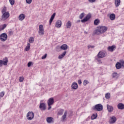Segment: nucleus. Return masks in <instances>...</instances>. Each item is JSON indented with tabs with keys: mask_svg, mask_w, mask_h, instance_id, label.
<instances>
[{
	"mask_svg": "<svg viewBox=\"0 0 124 124\" xmlns=\"http://www.w3.org/2000/svg\"><path fill=\"white\" fill-rule=\"evenodd\" d=\"M55 16H56V13H53V15L51 16L49 19V25H51L52 22H53V20L55 19Z\"/></svg>",
	"mask_w": 124,
	"mask_h": 124,
	"instance_id": "18",
	"label": "nucleus"
},
{
	"mask_svg": "<svg viewBox=\"0 0 124 124\" xmlns=\"http://www.w3.org/2000/svg\"><path fill=\"white\" fill-rule=\"evenodd\" d=\"M4 95V92H2L0 93V97H3Z\"/></svg>",
	"mask_w": 124,
	"mask_h": 124,
	"instance_id": "41",
	"label": "nucleus"
},
{
	"mask_svg": "<svg viewBox=\"0 0 124 124\" xmlns=\"http://www.w3.org/2000/svg\"><path fill=\"white\" fill-rule=\"evenodd\" d=\"M19 81L21 82H23L24 81V78H19Z\"/></svg>",
	"mask_w": 124,
	"mask_h": 124,
	"instance_id": "44",
	"label": "nucleus"
},
{
	"mask_svg": "<svg viewBox=\"0 0 124 124\" xmlns=\"http://www.w3.org/2000/svg\"><path fill=\"white\" fill-rule=\"evenodd\" d=\"M72 88L74 90H77L78 89V84L76 82H74L72 84Z\"/></svg>",
	"mask_w": 124,
	"mask_h": 124,
	"instance_id": "19",
	"label": "nucleus"
},
{
	"mask_svg": "<svg viewBox=\"0 0 124 124\" xmlns=\"http://www.w3.org/2000/svg\"><path fill=\"white\" fill-rule=\"evenodd\" d=\"M19 20H20V21H23V20H24V19H25V15L24 14H21L19 16Z\"/></svg>",
	"mask_w": 124,
	"mask_h": 124,
	"instance_id": "26",
	"label": "nucleus"
},
{
	"mask_svg": "<svg viewBox=\"0 0 124 124\" xmlns=\"http://www.w3.org/2000/svg\"><path fill=\"white\" fill-rule=\"evenodd\" d=\"M66 115H67V111L66 110L64 112V114L62 117L63 121H64V120H65V119L66 118Z\"/></svg>",
	"mask_w": 124,
	"mask_h": 124,
	"instance_id": "27",
	"label": "nucleus"
},
{
	"mask_svg": "<svg viewBox=\"0 0 124 124\" xmlns=\"http://www.w3.org/2000/svg\"><path fill=\"white\" fill-rule=\"evenodd\" d=\"M52 108V107L51 106H48V110H50Z\"/></svg>",
	"mask_w": 124,
	"mask_h": 124,
	"instance_id": "51",
	"label": "nucleus"
},
{
	"mask_svg": "<svg viewBox=\"0 0 124 124\" xmlns=\"http://www.w3.org/2000/svg\"><path fill=\"white\" fill-rule=\"evenodd\" d=\"M88 49H90V48H94V46H92V45H89L88 46Z\"/></svg>",
	"mask_w": 124,
	"mask_h": 124,
	"instance_id": "45",
	"label": "nucleus"
},
{
	"mask_svg": "<svg viewBox=\"0 0 124 124\" xmlns=\"http://www.w3.org/2000/svg\"><path fill=\"white\" fill-rule=\"evenodd\" d=\"M30 47H31V44L28 43L27 44V46H26L25 48V51H29Z\"/></svg>",
	"mask_w": 124,
	"mask_h": 124,
	"instance_id": "29",
	"label": "nucleus"
},
{
	"mask_svg": "<svg viewBox=\"0 0 124 124\" xmlns=\"http://www.w3.org/2000/svg\"><path fill=\"white\" fill-rule=\"evenodd\" d=\"M9 34H10V35H12L13 34V31H9Z\"/></svg>",
	"mask_w": 124,
	"mask_h": 124,
	"instance_id": "49",
	"label": "nucleus"
},
{
	"mask_svg": "<svg viewBox=\"0 0 124 124\" xmlns=\"http://www.w3.org/2000/svg\"><path fill=\"white\" fill-rule=\"evenodd\" d=\"M124 65V61H123L122 63H121L120 62H117L115 65V66L117 69H120V68L122 67V65Z\"/></svg>",
	"mask_w": 124,
	"mask_h": 124,
	"instance_id": "11",
	"label": "nucleus"
},
{
	"mask_svg": "<svg viewBox=\"0 0 124 124\" xmlns=\"http://www.w3.org/2000/svg\"><path fill=\"white\" fill-rule=\"evenodd\" d=\"M7 25L5 24H3L2 26V28H0V30L1 31H3V30H4L5 29V28H6V26Z\"/></svg>",
	"mask_w": 124,
	"mask_h": 124,
	"instance_id": "36",
	"label": "nucleus"
},
{
	"mask_svg": "<svg viewBox=\"0 0 124 124\" xmlns=\"http://www.w3.org/2000/svg\"><path fill=\"white\" fill-rule=\"evenodd\" d=\"M99 20L98 19H96L94 21V25H95V26H97V25H98V24H99Z\"/></svg>",
	"mask_w": 124,
	"mask_h": 124,
	"instance_id": "30",
	"label": "nucleus"
},
{
	"mask_svg": "<svg viewBox=\"0 0 124 124\" xmlns=\"http://www.w3.org/2000/svg\"><path fill=\"white\" fill-rule=\"evenodd\" d=\"M117 108L120 110H124V104L120 103L117 105Z\"/></svg>",
	"mask_w": 124,
	"mask_h": 124,
	"instance_id": "16",
	"label": "nucleus"
},
{
	"mask_svg": "<svg viewBox=\"0 0 124 124\" xmlns=\"http://www.w3.org/2000/svg\"><path fill=\"white\" fill-rule=\"evenodd\" d=\"M103 109V106L101 104L96 105L94 108H93V110H96V111H101Z\"/></svg>",
	"mask_w": 124,
	"mask_h": 124,
	"instance_id": "5",
	"label": "nucleus"
},
{
	"mask_svg": "<svg viewBox=\"0 0 124 124\" xmlns=\"http://www.w3.org/2000/svg\"><path fill=\"white\" fill-rule=\"evenodd\" d=\"M66 55V51H64L62 54H61L59 56L58 59L59 60H61V59H62L64 56Z\"/></svg>",
	"mask_w": 124,
	"mask_h": 124,
	"instance_id": "21",
	"label": "nucleus"
},
{
	"mask_svg": "<svg viewBox=\"0 0 124 124\" xmlns=\"http://www.w3.org/2000/svg\"><path fill=\"white\" fill-rule=\"evenodd\" d=\"M117 76H118V74H117V73H113L112 74L113 78H116Z\"/></svg>",
	"mask_w": 124,
	"mask_h": 124,
	"instance_id": "39",
	"label": "nucleus"
},
{
	"mask_svg": "<svg viewBox=\"0 0 124 124\" xmlns=\"http://www.w3.org/2000/svg\"><path fill=\"white\" fill-rule=\"evenodd\" d=\"M120 4H121V0H115V5L116 7H118Z\"/></svg>",
	"mask_w": 124,
	"mask_h": 124,
	"instance_id": "25",
	"label": "nucleus"
},
{
	"mask_svg": "<svg viewBox=\"0 0 124 124\" xmlns=\"http://www.w3.org/2000/svg\"><path fill=\"white\" fill-rule=\"evenodd\" d=\"M97 118V114H93L91 116V120H95Z\"/></svg>",
	"mask_w": 124,
	"mask_h": 124,
	"instance_id": "28",
	"label": "nucleus"
},
{
	"mask_svg": "<svg viewBox=\"0 0 124 124\" xmlns=\"http://www.w3.org/2000/svg\"><path fill=\"white\" fill-rule=\"evenodd\" d=\"M78 84L79 85H81V84H82V81H81V79H79L78 81Z\"/></svg>",
	"mask_w": 124,
	"mask_h": 124,
	"instance_id": "47",
	"label": "nucleus"
},
{
	"mask_svg": "<svg viewBox=\"0 0 124 124\" xmlns=\"http://www.w3.org/2000/svg\"><path fill=\"white\" fill-rule=\"evenodd\" d=\"M100 58H97L96 59V60L97 61V62H99V63H101V61L100 60Z\"/></svg>",
	"mask_w": 124,
	"mask_h": 124,
	"instance_id": "46",
	"label": "nucleus"
},
{
	"mask_svg": "<svg viewBox=\"0 0 124 124\" xmlns=\"http://www.w3.org/2000/svg\"><path fill=\"white\" fill-rule=\"evenodd\" d=\"M63 109H60L59 111H58V114L60 115V116L62 115L63 114Z\"/></svg>",
	"mask_w": 124,
	"mask_h": 124,
	"instance_id": "34",
	"label": "nucleus"
},
{
	"mask_svg": "<svg viewBox=\"0 0 124 124\" xmlns=\"http://www.w3.org/2000/svg\"><path fill=\"white\" fill-rule=\"evenodd\" d=\"M39 35H44V28H43V25H40L39 26Z\"/></svg>",
	"mask_w": 124,
	"mask_h": 124,
	"instance_id": "6",
	"label": "nucleus"
},
{
	"mask_svg": "<svg viewBox=\"0 0 124 124\" xmlns=\"http://www.w3.org/2000/svg\"><path fill=\"white\" fill-rule=\"evenodd\" d=\"M115 18H116V15H115L114 14H110V15L109 16V19L110 20H111V21H113L115 20Z\"/></svg>",
	"mask_w": 124,
	"mask_h": 124,
	"instance_id": "23",
	"label": "nucleus"
},
{
	"mask_svg": "<svg viewBox=\"0 0 124 124\" xmlns=\"http://www.w3.org/2000/svg\"><path fill=\"white\" fill-rule=\"evenodd\" d=\"M7 34L5 33H3L0 35V39L1 41H6V40H7Z\"/></svg>",
	"mask_w": 124,
	"mask_h": 124,
	"instance_id": "4",
	"label": "nucleus"
},
{
	"mask_svg": "<svg viewBox=\"0 0 124 124\" xmlns=\"http://www.w3.org/2000/svg\"><path fill=\"white\" fill-rule=\"evenodd\" d=\"M72 25V24L71 23V22H70V21H68L66 24V28L70 29V28H71Z\"/></svg>",
	"mask_w": 124,
	"mask_h": 124,
	"instance_id": "24",
	"label": "nucleus"
},
{
	"mask_svg": "<svg viewBox=\"0 0 124 124\" xmlns=\"http://www.w3.org/2000/svg\"><path fill=\"white\" fill-rule=\"evenodd\" d=\"M26 1L27 3H28V4H31L32 1V0H26Z\"/></svg>",
	"mask_w": 124,
	"mask_h": 124,
	"instance_id": "40",
	"label": "nucleus"
},
{
	"mask_svg": "<svg viewBox=\"0 0 124 124\" xmlns=\"http://www.w3.org/2000/svg\"><path fill=\"white\" fill-rule=\"evenodd\" d=\"M26 117L28 121H31L34 118V113L32 111H29L27 113Z\"/></svg>",
	"mask_w": 124,
	"mask_h": 124,
	"instance_id": "2",
	"label": "nucleus"
},
{
	"mask_svg": "<svg viewBox=\"0 0 124 124\" xmlns=\"http://www.w3.org/2000/svg\"><path fill=\"white\" fill-rule=\"evenodd\" d=\"M53 117H49L46 118V122L48 123V124H51V123H54L53 121Z\"/></svg>",
	"mask_w": 124,
	"mask_h": 124,
	"instance_id": "20",
	"label": "nucleus"
},
{
	"mask_svg": "<svg viewBox=\"0 0 124 124\" xmlns=\"http://www.w3.org/2000/svg\"><path fill=\"white\" fill-rule=\"evenodd\" d=\"M46 58H47V54H45L44 56L42 57V60H44Z\"/></svg>",
	"mask_w": 124,
	"mask_h": 124,
	"instance_id": "43",
	"label": "nucleus"
},
{
	"mask_svg": "<svg viewBox=\"0 0 124 124\" xmlns=\"http://www.w3.org/2000/svg\"><path fill=\"white\" fill-rule=\"evenodd\" d=\"M34 41V38H33V37H31L29 39L30 43H33Z\"/></svg>",
	"mask_w": 124,
	"mask_h": 124,
	"instance_id": "33",
	"label": "nucleus"
},
{
	"mask_svg": "<svg viewBox=\"0 0 124 124\" xmlns=\"http://www.w3.org/2000/svg\"><path fill=\"white\" fill-rule=\"evenodd\" d=\"M85 32V33H88V32Z\"/></svg>",
	"mask_w": 124,
	"mask_h": 124,
	"instance_id": "52",
	"label": "nucleus"
},
{
	"mask_svg": "<svg viewBox=\"0 0 124 124\" xmlns=\"http://www.w3.org/2000/svg\"><path fill=\"white\" fill-rule=\"evenodd\" d=\"M106 55H107L106 52L100 51L97 55V57L100 58V59H102V58H105V57H106Z\"/></svg>",
	"mask_w": 124,
	"mask_h": 124,
	"instance_id": "7",
	"label": "nucleus"
},
{
	"mask_svg": "<svg viewBox=\"0 0 124 124\" xmlns=\"http://www.w3.org/2000/svg\"><path fill=\"white\" fill-rule=\"evenodd\" d=\"M116 48V46L113 45L112 46H108V51H109V52H114Z\"/></svg>",
	"mask_w": 124,
	"mask_h": 124,
	"instance_id": "12",
	"label": "nucleus"
},
{
	"mask_svg": "<svg viewBox=\"0 0 124 124\" xmlns=\"http://www.w3.org/2000/svg\"><path fill=\"white\" fill-rule=\"evenodd\" d=\"M88 84H89V81L88 80H84V82H83L84 86H87V85H88Z\"/></svg>",
	"mask_w": 124,
	"mask_h": 124,
	"instance_id": "38",
	"label": "nucleus"
},
{
	"mask_svg": "<svg viewBox=\"0 0 124 124\" xmlns=\"http://www.w3.org/2000/svg\"><path fill=\"white\" fill-rule=\"evenodd\" d=\"M117 121V118L115 116H112L110 118V124H114V123H116V121Z\"/></svg>",
	"mask_w": 124,
	"mask_h": 124,
	"instance_id": "17",
	"label": "nucleus"
},
{
	"mask_svg": "<svg viewBox=\"0 0 124 124\" xmlns=\"http://www.w3.org/2000/svg\"><path fill=\"white\" fill-rule=\"evenodd\" d=\"M31 63H32V62H29L28 63V67H31Z\"/></svg>",
	"mask_w": 124,
	"mask_h": 124,
	"instance_id": "42",
	"label": "nucleus"
},
{
	"mask_svg": "<svg viewBox=\"0 0 124 124\" xmlns=\"http://www.w3.org/2000/svg\"><path fill=\"white\" fill-rule=\"evenodd\" d=\"M110 96H111L110 93H107L105 95V97L107 99H109V98H110Z\"/></svg>",
	"mask_w": 124,
	"mask_h": 124,
	"instance_id": "31",
	"label": "nucleus"
},
{
	"mask_svg": "<svg viewBox=\"0 0 124 124\" xmlns=\"http://www.w3.org/2000/svg\"><path fill=\"white\" fill-rule=\"evenodd\" d=\"M2 15L1 16V21H5V20H7V19H8L9 18V16H10V15L9 14V13H4L3 14H2Z\"/></svg>",
	"mask_w": 124,
	"mask_h": 124,
	"instance_id": "3",
	"label": "nucleus"
},
{
	"mask_svg": "<svg viewBox=\"0 0 124 124\" xmlns=\"http://www.w3.org/2000/svg\"><path fill=\"white\" fill-rule=\"evenodd\" d=\"M60 49H62V50H64V51H65L68 49V46L66 44H63L60 46Z\"/></svg>",
	"mask_w": 124,
	"mask_h": 124,
	"instance_id": "15",
	"label": "nucleus"
},
{
	"mask_svg": "<svg viewBox=\"0 0 124 124\" xmlns=\"http://www.w3.org/2000/svg\"><path fill=\"white\" fill-rule=\"evenodd\" d=\"M39 108L42 111H45V110H46V105L44 103H41L40 104Z\"/></svg>",
	"mask_w": 124,
	"mask_h": 124,
	"instance_id": "8",
	"label": "nucleus"
},
{
	"mask_svg": "<svg viewBox=\"0 0 124 124\" xmlns=\"http://www.w3.org/2000/svg\"><path fill=\"white\" fill-rule=\"evenodd\" d=\"M91 15H88L83 19H82L81 20V22L82 23H85V22H87V21H89L90 19H91Z\"/></svg>",
	"mask_w": 124,
	"mask_h": 124,
	"instance_id": "10",
	"label": "nucleus"
},
{
	"mask_svg": "<svg viewBox=\"0 0 124 124\" xmlns=\"http://www.w3.org/2000/svg\"><path fill=\"white\" fill-rule=\"evenodd\" d=\"M2 64L3 63H2V60H0V67H1V66H2Z\"/></svg>",
	"mask_w": 124,
	"mask_h": 124,
	"instance_id": "48",
	"label": "nucleus"
},
{
	"mask_svg": "<svg viewBox=\"0 0 124 124\" xmlns=\"http://www.w3.org/2000/svg\"><path fill=\"white\" fill-rule=\"evenodd\" d=\"M90 2H94L95 1V0H89Z\"/></svg>",
	"mask_w": 124,
	"mask_h": 124,
	"instance_id": "50",
	"label": "nucleus"
},
{
	"mask_svg": "<svg viewBox=\"0 0 124 124\" xmlns=\"http://www.w3.org/2000/svg\"><path fill=\"white\" fill-rule=\"evenodd\" d=\"M47 104H48V106H51V105H53V104H54V98L53 97L50 98L48 100Z\"/></svg>",
	"mask_w": 124,
	"mask_h": 124,
	"instance_id": "9",
	"label": "nucleus"
},
{
	"mask_svg": "<svg viewBox=\"0 0 124 124\" xmlns=\"http://www.w3.org/2000/svg\"><path fill=\"white\" fill-rule=\"evenodd\" d=\"M55 27L57 28H60L62 27V21L58 20L55 23Z\"/></svg>",
	"mask_w": 124,
	"mask_h": 124,
	"instance_id": "14",
	"label": "nucleus"
},
{
	"mask_svg": "<svg viewBox=\"0 0 124 124\" xmlns=\"http://www.w3.org/2000/svg\"><path fill=\"white\" fill-rule=\"evenodd\" d=\"M7 62H8V59L6 57L3 59L2 63L4 65H7Z\"/></svg>",
	"mask_w": 124,
	"mask_h": 124,
	"instance_id": "22",
	"label": "nucleus"
},
{
	"mask_svg": "<svg viewBox=\"0 0 124 124\" xmlns=\"http://www.w3.org/2000/svg\"><path fill=\"white\" fill-rule=\"evenodd\" d=\"M107 108L109 113H112V112H113V110H114V108L113 107V106H110L109 105H107Z\"/></svg>",
	"mask_w": 124,
	"mask_h": 124,
	"instance_id": "13",
	"label": "nucleus"
},
{
	"mask_svg": "<svg viewBox=\"0 0 124 124\" xmlns=\"http://www.w3.org/2000/svg\"><path fill=\"white\" fill-rule=\"evenodd\" d=\"M85 16V13H82L79 16V19H83V17Z\"/></svg>",
	"mask_w": 124,
	"mask_h": 124,
	"instance_id": "37",
	"label": "nucleus"
},
{
	"mask_svg": "<svg viewBox=\"0 0 124 124\" xmlns=\"http://www.w3.org/2000/svg\"><path fill=\"white\" fill-rule=\"evenodd\" d=\"M9 0L11 5H14V4L15 3V0Z\"/></svg>",
	"mask_w": 124,
	"mask_h": 124,
	"instance_id": "35",
	"label": "nucleus"
},
{
	"mask_svg": "<svg viewBox=\"0 0 124 124\" xmlns=\"http://www.w3.org/2000/svg\"><path fill=\"white\" fill-rule=\"evenodd\" d=\"M107 30H108V28H107V27L100 26L97 27V29L93 31V33H94V34H96L97 35L102 34V33H104V32H105Z\"/></svg>",
	"mask_w": 124,
	"mask_h": 124,
	"instance_id": "1",
	"label": "nucleus"
},
{
	"mask_svg": "<svg viewBox=\"0 0 124 124\" xmlns=\"http://www.w3.org/2000/svg\"><path fill=\"white\" fill-rule=\"evenodd\" d=\"M1 13L2 14L3 13H7V12H6V7H4L1 10Z\"/></svg>",
	"mask_w": 124,
	"mask_h": 124,
	"instance_id": "32",
	"label": "nucleus"
}]
</instances>
